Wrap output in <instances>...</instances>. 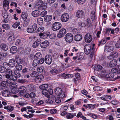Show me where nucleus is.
Segmentation results:
<instances>
[{
	"instance_id": "nucleus-54",
	"label": "nucleus",
	"mask_w": 120,
	"mask_h": 120,
	"mask_svg": "<svg viewBox=\"0 0 120 120\" xmlns=\"http://www.w3.org/2000/svg\"><path fill=\"white\" fill-rule=\"evenodd\" d=\"M51 72L52 74L55 75L58 73V71L56 69L54 68L52 69Z\"/></svg>"
},
{
	"instance_id": "nucleus-57",
	"label": "nucleus",
	"mask_w": 120,
	"mask_h": 120,
	"mask_svg": "<svg viewBox=\"0 0 120 120\" xmlns=\"http://www.w3.org/2000/svg\"><path fill=\"white\" fill-rule=\"evenodd\" d=\"M91 18L92 19H94L95 18V14L94 11H92L91 12Z\"/></svg>"
},
{
	"instance_id": "nucleus-5",
	"label": "nucleus",
	"mask_w": 120,
	"mask_h": 120,
	"mask_svg": "<svg viewBox=\"0 0 120 120\" xmlns=\"http://www.w3.org/2000/svg\"><path fill=\"white\" fill-rule=\"evenodd\" d=\"M22 112L24 111L26 112L27 114H29V112H30L32 113H34L35 111L33 110L32 107L30 106H27L26 107H24L22 108L21 110Z\"/></svg>"
},
{
	"instance_id": "nucleus-45",
	"label": "nucleus",
	"mask_w": 120,
	"mask_h": 120,
	"mask_svg": "<svg viewBox=\"0 0 120 120\" xmlns=\"http://www.w3.org/2000/svg\"><path fill=\"white\" fill-rule=\"evenodd\" d=\"M41 56V54L40 52L37 53L34 56V58L35 59H39Z\"/></svg>"
},
{
	"instance_id": "nucleus-63",
	"label": "nucleus",
	"mask_w": 120,
	"mask_h": 120,
	"mask_svg": "<svg viewBox=\"0 0 120 120\" xmlns=\"http://www.w3.org/2000/svg\"><path fill=\"white\" fill-rule=\"evenodd\" d=\"M47 12L46 11L44 10L41 13V16L44 17L47 14Z\"/></svg>"
},
{
	"instance_id": "nucleus-18",
	"label": "nucleus",
	"mask_w": 120,
	"mask_h": 120,
	"mask_svg": "<svg viewBox=\"0 0 120 120\" xmlns=\"http://www.w3.org/2000/svg\"><path fill=\"white\" fill-rule=\"evenodd\" d=\"M6 62L4 63L3 65V66L0 65V72L1 73H4L5 72L6 68L5 67V65L7 64Z\"/></svg>"
},
{
	"instance_id": "nucleus-56",
	"label": "nucleus",
	"mask_w": 120,
	"mask_h": 120,
	"mask_svg": "<svg viewBox=\"0 0 120 120\" xmlns=\"http://www.w3.org/2000/svg\"><path fill=\"white\" fill-rule=\"evenodd\" d=\"M20 22H17L13 24L12 27L14 28H15L20 25Z\"/></svg>"
},
{
	"instance_id": "nucleus-50",
	"label": "nucleus",
	"mask_w": 120,
	"mask_h": 120,
	"mask_svg": "<svg viewBox=\"0 0 120 120\" xmlns=\"http://www.w3.org/2000/svg\"><path fill=\"white\" fill-rule=\"evenodd\" d=\"M22 43L21 40L19 39H17L15 42V45L17 46L21 45Z\"/></svg>"
},
{
	"instance_id": "nucleus-30",
	"label": "nucleus",
	"mask_w": 120,
	"mask_h": 120,
	"mask_svg": "<svg viewBox=\"0 0 120 120\" xmlns=\"http://www.w3.org/2000/svg\"><path fill=\"white\" fill-rule=\"evenodd\" d=\"M32 15L34 17H37L40 14L38 11H34L32 12Z\"/></svg>"
},
{
	"instance_id": "nucleus-47",
	"label": "nucleus",
	"mask_w": 120,
	"mask_h": 120,
	"mask_svg": "<svg viewBox=\"0 0 120 120\" xmlns=\"http://www.w3.org/2000/svg\"><path fill=\"white\" fill-rule=\"evenodd\" d=\"M43 78V76L42 75H38V74L35 78V79H38L40 81H41V79Z\"/></svg>"
},
{
	"instance_id": "nucleus-10",
	"label": "nucleus",
	"mask_w": 120,
	"mask_h": 120,
	"mask_svg": "<svg viewBox=\"0 0 120 120\" xmlns=\"http://www.w3.org/2000/svg\"><path fill=\"white\" fill-rule=\"evenodd\" d=\"M66 32V30L65 29L63 28L61 29L57 35V37L59 38H61L65 34Z\"/></svg>"
},
{
	"instance_id": "nucleus-25",
	"label": "nucleus",
	"mask_w": 120,
	"mask_h": 120,
	"mask_svg": "<svg viewBox=\"0 0 120 120\" xmlns=\"http://www.w3.org/2000/svg\"><path fill=\"white\" fill-rule=\"evenodd\" d=\"M52 19V16L51 15H47L45 17L44 20L46 22H48L50 21Z\"/></svg>"
},
{
	"instance_id": "nucleus-32",
	"label": "nucleus",
	"mask_w": 120,
	"mask_h": 120,
	"mask_svg": "<svg viewBox=\"0 0 120 120\" xmlns=\"http://www.w3.org/2000/svg\"><path fill=\"white\" fill-rule=\"evenodd\" d=\"M15 68L16 71H20L22 69V65L19 64H16L15 66Z\"/></svg>"
},
{
	"instance_id": "nucleus-3",
	"label": "nucleus",
	"mask_w": 120,
	"mask_h": 120,
	"mask_svg": "<svg viewBox=\"0 0 120 120\" xmlns=\"http://www.w3.org/2000/svg\"><path fill=\"white\" fill-rule=\"evenodd\" d=\"M64 38L66 42L68 43H71L73 40V36L71 33H68L66 35Z\"/></svg>"
},
{
	"instance_id": "nucleus-62",
	"label": "nucleus",
	"mask_w": 120,
	"mask_h": 120,
	"mask_svg": "<svg viewBox=\"0 0 120 120\" xmlns=\"http://www.w3.org/2000/svg\"><path fill=\"white\" fill-rule=\"evenodd\" d=\"M86 1V0H77V2L79 4H82L84 3Z\"/></svg>"
},
{
	"instance_id": "nucleus-17",
	"label": "nucleus",
	"mask_w": 120,
	"mask_h": 120,
	"mask_svg": "<svg viewBox=\"0 0 120 120\" xmlns=\"http://www.w3.org/2000/svg\"><path fill=\"white\" fill-rule=\"evenodd\" d=\"M8 64L10 67L14 68L15 64V60L13 59H10Z\"/></svg>"
},
{
	"instance_id": "nucleus-46",
	"label": "nucleus",
	"mask_w": 120,
	"mask_h": 120,
	"mask_svg": "<svg viewBox=\"0 0 120 120\" xmlns=\"http://www.w3.org/2000/svg\"><path fill=\"white\" fill-rule=\"evenodd\" d=\"M27 17V14L25 13L22 12L21 15L22 18L23 20H26Z\"/></svg>"
},
{
	"instance_id": "nucleus-53",
	"label": "nucleus",
	"mask_w": 120,
	"mask_h": 120,
	"mask_svg": "<svg viewBox=\"0 0 120 120\" xmlns=\"http://www.w3.org/2000/svg\"><path fill=\"white\" fill-rule=\"evenodd\" d=\"M55 102L57 103H59L61 102V100L60 98L58 97H55Z\"/></svg>"
},
{
	"instance_id": "nucleus-22",
	"label": "nucleus",
	"mask_w": 120,
	"mask_h": 120,
	"mask_svg": "<svg viewBox=\"0 0 120 120\" xmlns=\"http://www.w3.org/2000/svg\"><path fill=\"white\" fill-rule=\"evenodd\" d=\"M82 38V36L80 34H78L75 35L74 38L75 40L77 41H80Z\"/></svg>"
},
{
	"instance_id": "nucleus-34",
	"label": "nucleus",
	"mask_w": 120,
	"mask_h": 120,
	"mask_svg": "<svg viewBox=\"0 0 120 120\" xmlns=\"http://www.w3.org/2000/svg\"><path fill=\"white\" fill-rule=\"evenodd\" d=\"M13 70L12 69V68L10 67L7 69H6L5 72H7L8 74L11 75L12 73V71Z\"/></svg>"
},
{
	"instance_id": "nucleus-35",
	"label": "nucleus",
	"mask_w": 120,
	"mask_h": 120,
	"mask_svg": "<svg viewBox=\"0 0 120 120\" xmlns=\"http://www.w3.org/2000/svg\"><path fill=\"white\" fill-rule=\"evenodd\" d=\"M39 64V60L36 59H35L33 61V66L34 67H36Z\"/></svg>"
},
{
	"instance_id": "nucleus-6",
	"label": "nucleus",
	"mask_w": 120,
	"mask_h": 120,
	"mask_svg": "<svg viewBox=\"0 0 120 120\" xmlns=\"http://www.w3.org/2000/svg\"><path fill=\"white\" fill-rule=\"evenodd\" d=\"M52 57L49 55H46L44 61L45 63L48 64H50L52 62Z\"/></svg>"
},
{
	"instance_id": "nucleus-14",
	"label": "nucleus",
	"mask_w": 120,
	"mask_h": 120,
	"mask_svg": "<svg viewBox=\"0 0 120 120\" xmlns=\"http://www.w3.org/2000/svg\"><path fill=\"white\" fill-rule=\"evenodd\" d=\"M9 2L8 0L4 1L3 2V6L4 9L6 11H7L9 9Z\"/></svg>"
},
{
	"instance_id": "nucleus-37",
	"label": "nucleus",
	"mask_w": 120,
	"mask_h": 120,
	"mask_svg": "<svg viewBox=\"0 0 120 120\" xmlns=\"http://www.w3.org/2000/svg\"><path fill=\"white\" fill-rule=\"evenodd\" d=\"M25 88L24 86L20 87L19 89V93L20 94H22L26 91Z\"/></svg>"
},
{
	"instance_id": "nucleus-59",
	"label": "nucleus",
	"mask_w": 120,
	"mask_h": 120,
	"mask_svg": "<svg viewBox=\"0 0 120 120\" xmlns=\"http://www.w3.org/2000/svg\"><path fill=\"white\" fill-rule=\"evenodd\" d=\"M95 105H94L92 104H88V108L91 109H94L95 108Z\"/></svg>"
},
{
	"instance_id": "nucleus-31",
	"label": "nucleus",
	"mask_w": 120,
	"mask_h": 120,
	"mask_svg": "<svg viewBox=\"0 0 120 120\" xmlns=\"http://www.w3.org/2000/svg\"><path fill=\"white\" fill-rule=\"evenodd\" d=\"M42 94L43 95H45L48 98L49 97V95L48 92V90L47 89H44L42 91Z\"/></svg>"
},
{
	"instance_id": "nucleus-61",
	"label": "nucleus",
	"mask_w": 120,
	"mask_h": 120,
	"mask_svg": "<svg viewBox=\"0 0 120 120\" xmlns=\"http://www.w3.org/2000/svg\"><path fill=\"white\" fill-rule=\"evenodd\" d=\"M88 115L94 119L98 117L97 116L94 114L89 113L88 114Z\"/></svg>"
},
{
	"instance_id": "nucleus-15",
	"label": "nucleus",
	"mask_w": 120,
	"mask_h": 120,
	"mask_svg": "<svg viewBox=\"0 0 120 120\" xmlns=\"http://www.w3.org/2000/svg\"><path fill=\"white\" fill-rule=\"evenodd\" d=\"M49 42L47 41H45L42 42L40 44L41 47L43 48H45L49 45Z\"/></svg>"
},
{
	"instance_id": "nucleus-19",
	"label": "nucleus",
	"mask_w": 120,
	"mask_h": 120,
	"mask_svg": "<svg viewBox=\"0 0 120 120\" xmlns=\"http://www.w3.org/2000/svg\"><path fill=\"white\" fill-rule=\"evenodd\" d=\"M41 42V41L40 39L37 40L33 43V47L34 48H36L39 45Z\"/></svg>"
},
{
	"instance_id": "nucleus-43",
	"label": "nucleus",
	"mask_w": 120,
	"mask_h": 120,
	"mask_svg": "<svg viewBox=\"0 0 120 120\" xmlns=\"http://www.w3.org/2000/svg\"><path fill=\"white\" fill-rule=\"evenodd\" d=\"M14 72L17 79V78H19L21 77V75L20 72L17 71L16 70H14Z\"/></svg>"
},
{
	"instance_id": "nucleus-39",
	"label": "nucleus",
	"mask_w": 120,
	"mask_h": 120,
	"mask_svg": "<svg viewBox=\"0 0 120 120\" xmlns=\"http://www.w3.org/2000/svg\"><path fill=\"white\" fill-rule=\"evenodd\" d=\"M55 90L56 94H58L60 93H61L62 92V89L59 87H56L55 89Z\"/></svg>"
},
{
	"instance_id": "nucleus-48",
	"label": "nucleus",
	"mask_w": 120,
	"mask_h": 120,
	"mask_svg": "<svg viewBox=\"0 0 120 120\" xmlns=\"http://www.w3.org/2000/svg\"><path fill=\"white\" fill-rule=\"evenodd\" d=\"M3 28L6 30H8L10 28V26L9 25L7 24H4L2 25Z\"/></svg>"
},
{
	"instance_id": "nucleus-28",
	"label": "nucleus",
	"mask_w": 120,
	"mask_h": 120,
	"mask_svg": "<svg viewBox=\"0 0 120 120\" xmlns=\"http://www.w3.org/2000/svg\"><path fill=\"white\" fill-rule=\"evenodd\" d=\"M0 47L3 50L6 51L8 50V46L5 44H1L0 45Z\"/></svg>"
},
{
	"instance_id": "nucleus-64",
	"label": "nucleus",
	"mask_w": 120,
	"mask_h": 120,
	"mask_svg": "<svg viewBox=\"0 0 120 120\" xmlns=\"http://www.w3.org/2000/svg\"><path fill=\"white\" fill-rule=\"evenodd\" d=\"M43 69V68L42 67H38L37 68V70L39 72H42Z\"/></svg>"
},
{
	"instance_id": "nucleus-11",
	"label": "nucleus",
	"mask_w": 120,
	"mask_h": 120,
	"mask_svg": "<svg viewBox=\"0 0 120 120\" xmlns=\"http://www.w3.org/2000/svg\"><path fill=\"white\" fill-rule=\"evenodd\" d=\"M84 14V11L81 10H78L76 12V16L78 18H82Z\"/></svg>"
},
{
	"instance_id": "nucleus-42",
	"label": "nucleus",
	"mask_w": 120,
	"mask_h": 120,
	"mask_svg": "<svg viewBox=\"0 0 120 120\" xmlns=\"http://www.w3.org/2000/svg\"><path fill=\"white\" fill-rule=\"evenodd\" d=\"M24 21V22L23 25L24 26L26 27L28 26L30 22V20L27 19Z\"/></svg>"
},
{
	"instance_id": "nucleus-49",
	"label": "nucleus",
	"mask_w": 120,
	"mask_h": 120,
	"mask_svg": "<svg viewBox=\"0 0 120 120\" xmlns=\"http://www.w3.org/2000/svg\"><path fill=\"white\" fill-rule=\"evenodd\" d=\"M37 22L38 24L40 25L43 23V19L41 18H39L37 19Z\"/></svg>"
},
{
	"instance_id": "nucleus-36",
	"label": "nucleus",
	"mask_w": 120,
	"mask_h": 120,
	"mask_svg": "<svg viewBox=\"0 0 120 120\" xmlns=\"http://www.w3.org/2000/svg\"><path fill=\"white\" fill-rule=\"evenodd\" d=\"M48 87V85L47 84L42 85L39 86V88L42 90L46 89Z\"/></svg>"
},
{
	"instance_id": "nucleus-9",
	"label": "nucleus",
	"mask_w": 120,
	"mask_h": 120,
	"mask_svg": "<svg viewBox=\"0 0 120 120\" xmlns=\"http://www.w3.org/2000/svg\"><path fill=\"white\" fill-rule=\"evenodd\" d=\"M92 40V37L91 35L89 33H87L85 37V41L86 42L90 43Z\"/></svg>"
},
{
	"instance_id": "nucleus-26",
	"label": "nucleus",
	"mask_w": 120,
	"mask_h": 120,
	"mask_svg": "<svg viewBox=\"0 0 120 120\" xmlns=\"http://www.w3.org/2000/svg\"><path fill=\"white\" fill-rule=\"evenodd\" d=\"M17 51V47L15 46H13L10 49V51L11 53H16Z\"/></svg>"
},
{
	"instance_id": "nucleus-16",
	"label": "nucleus",
	"mask_w": 120,
	"mask_h": 120,
	"mask_svg": "<svg viewBox=\"0 0 120 120\" xmlns=\"http://www.w3.org/2000/svg\"><path fill=\"white\" fill-rule=\"evenodd\" d=\"M117 64V60L114 59L111 61L109 64V66L111 68L115 67Z\"/></svg>"
},
{
	"instance_id": "nucleus-12",
	"label": "nucleus",
	"mask_w": 120,
	"mask_h": 120,
	"mask_svg": "<svg viewBox=\"0 0 120 120\" xmlns=\"http://www.w3.org/2000/svg\"><path fill=\"white\" fill-rule=\"evenodd\" d=\"M26 87L27 89L32 91H36V86L33 85L29 84L26 86Z\"/></svg>"
},
{
	"instance_id": "nucleus-2",
	"label": "nucleus",
	"mask_w": 120,
	"mask_h": 120,
	"mask_svg": "<svg viewBox=\"0 0 120 120\" xmlns=\"http://www.w3.org/2000/svg\"><path fill=\"white\" fill-rule=\"evenodd\" d=\"M0 90L1 91L2 95L5 97H9L10 96L11 93L7 89L2 87L0 89Z\"/></svg>"
},
{
	"instance_id": "nucleus-4",
	"label": "nucleus",
	"mask_w": 120,
	"mask_h": 120,
	"mask_svg": "<svg viewBox=\"0 0 120 120\" xmlns=\"http://www.w3.org/2000/svg\"><path fill=\"white\" fill-rule=\"evenodd\" d=\"M61 27V24L59 22H56L52 25V29L54 31L59 30Z\"/></svg>"
},
{
	"instance_id": "nucleus-44",
	"label": "nucleus",
	"mask_w": 120,
	"mask_h": 120,
	"mask_svg": "<svg viewBox=\"0 0 120 120\" xmlns=\"http://www.w3.org/2000/svg\"><path fill=\"white\" fill-rule=\"evenodd\" d=\"M44 30V27L43 26H40L39 28L36 29V32H42Z\"/></svg>"
},
{
	"instance_id": "nucleus-27",
	"label": "nucleus",
	"mask_w": 120,
	"mask_h": 120,
	"mask_svg": "<svg viewBox=\"0 0 120 120\" xmlns=\"http://www.w3.org/2000/svg\"><path fill=\"white\" fill-rule=\"evenodd\" d=\"M84 54L82 52H80L78 53L77 56H78V60H82L84 58Z\"/></svg>"
},
{
	"instance_id": "nucleus-60",
	"label": "nucleus",
	"mask_w": 120,
	"mask_h": 120,
	"mask_svg": "<svg viewBox=\"0 0 120 120\" xmlns=\"http://www.w3.org/2000/svg\"><path fill=\"white\" fill-rule=\"evenodd\" d=\"M2 15L3 17L5 19L7 18L8 17V15L6 12H4L3 13Z\"/></svg>"
},
{
	"instance_id": "nucleus-55",
	"label": "nucleus",
	"mask_w": 120,
	"mask_h": 120,
	"mask_svg": "<svg viewBox=\"0 0 120 120\" xmlns=\"http://www.w3.org/2000/svg\"><path fill=\"white\" fill-rule=\"evenodd\" d=\"M59 97L60 98H63L65 97V95L64 92H62L58 94Z\"/></svg>"
},
{
	"instance_id": "nucleus-33",
	"label": "nucleus",
	"mask_w": 120,
	"mask_h": 120,
	"mask_svg": "<svg viewBox=\"0 0 120 120\" xmlns=\"http://www.w3.org/2000/svg\"><path fill=\"white\" fill-rule=\"evenodd\" d=\"M8 84L7 81H3L1 82V87H3L4 88H6V87L8 86Z\"/></svg>"
},
{
	"instance_id": "nucleus-1",
	"label": "nucleus",
	"mask_w": 120,
	"mask_h": 120,
	"mask_svg": "<svg viewBox=\"0 0 120 120\" xmlns=\"http://www.w3.org/2000/svg\"><path fill=\"white\" fill-rule=\"evenodd\" d=\"M38 28L37 25L36 23H34L32 26H28L27 29L26 31L29 33L36 32V29Z\"/></svg>"
},
{
	"instance_id": "nucleus-40",
	"label": "nucleus",
	"mask_w": 120,
	"mask_h": 120,
	"mask_svg": "<svg viewBox=\"0 0 120 120\" xmlns=\"http://www.w3.org/2000/svg\"><path fill=\"white\" fill-rule=\"evenodd\" d=\"M15 37L13 35L10 36L8 38V40L9 41H14L15 39Z\"/></svg>"
},
{
	"instance_id": "nucleus-29",
	"label": "nucleus",
	"mask_w": 120,
	"mask_h": 120,
	"mask_svg": "<svg viewBox=\"0 0 120 120\" xmlns=\"http://www.w3.org/2000/svg\"><path fill=\"white\" fill-rule=\"evenodd\" d=\"M114 76V74L112 72L108 73L106 75V77L107 78H112Z\"/></svg>"
},
{
	"instance_id": "nucleus-13",
	"label": "nucleus",
	"mask_w": 120,
	"mask_h": 120,
	"mask_svg": "<svg viewBox=\"0 0 120 120\" xmlns=\"http://www.w3.org/2000/svg\"><path fill=\"white\" fill-rule=\"evenodd\" d=\"M114 49V45L112 44L105 47V51L110 52L112 51Z\"/></svg>"
},
{
	"instance_id": "nucleus-41",
	"label": "nucleus",
	"mask_w": 120,
	"mask_h": 120,
	"mask_svg": "<svg viewBox=\"0 0 120 120\" xmlns=\"http://www.w3.org/2000/svg\"><path fill=\"white\" fill-rule=\"evenodd\" d=\"M38 74V73L36 71H33L30 74L31 76L33 77H36Z\"/></svg>"
},
{
	"instance_id": "nucleus-58",
	"label": "nucleus",
	"mask_w": 120,
	"mask_h": 120,
	"mask_svg": "<svg viewBox=\"0 0 120 120\" xmlns=\"http://www.w3.org/2000/svg\"><path fill=\"white\" fill-rule=\"evenodd\" d=\"M0 55L5 58L7 57L8 56V54L7 52H3L0 54Z\"/></svg>"
},
{
	"instance_id": "nucleus-21",
	"label": "nucleus",
	"mask_w": 120,
	"mask_h": 120,
	"mask_svg": "<svg viewBox=\"0 0 120 120\" xmlns=\"http://www.w3.org/2000/svg\"><path fill=\"white\" fill-rule=\"evenodd\" d=\"M76 113H68L66 116V117L67 119H70L73 118L74 116H76Z\"/></svg>"
},
{
	"instance_id": "nucleus-7",
	"label": "nucleus",
	"mask_w": 120,
	"mask_h": 120,
	"mask_svg": "<svg viewBox=\"0 0 120 120\" xmlns=\"http://www.w3.org/2000/svg\"><path fill=\"white\" fill-rule=\"evenodd\" d=\"M91 48L89 44L86 45L84 47V53L87 55L89 54L91 52Z\"/></svg>"
},
{
	"instance_id": "nucleus-51",
	"label": "nucleus",
	"mask_w": 120,
	"mask_h": 120,
	"mask_svg": "<svg viewBox=\"0 0 120 120\" xmlns=\"http://www.w3.org/2000/svg\"><path fill=\"white\" fill-rule=\"evenodd\" d=\"M102 67L100 65H98L95 66L94 68V70L97 71L101 70L102 69Z\"/></svg>"
},
{
	"instance_id": "nucleus-52",
	"label": "nucleus",
	"mask_w": 120,
	"mask_h": 120,
	"mask_svg": "<svg viewBox=\"0 0 120 120\" xmlns=\"http://www.w3.org/2000/svg\"><path fill=\"white\" fill-rule=\"evenodd\" d=\"M15 60L16 63L18 64H19L22 62L21 59L20 58L17 56H16L15 58Z\"/></svg>"
},
{
	"instance_id": "nucleus-20",
	"label": "nucleus",
	"mask_w": 120,
	"mask_h": 120,
	"mask_svg": "<svg viewBox=\"0 0 120 120\" xmlns=\"http://www.w3.org/2000/svg\"><path fill=\"white\" fill-rule=\"evenodd\" d=\"M43 3V1L41 0H39L35 3V5L36 6L39 8V9L41 7Z\"/></svg>"
},
{
	"instance_id": "nucleus-23",
	"label": "nucleus",
	"mask_w": 120,
	"mask_h": 120,
	"mask_svg": "<svg viewBox=\"0 0 120 120\" xmlns=\"http://www.w3.org/2000/svg\"><path fill=\"white\" fill-rule=\"evenodd\" d=\"M4 108L5 109H7V111L8 112L12 111L14 109V107L11 105H8L6 106H4Z\"/></svg>"
},
{
	"instance_id": "nucleus-38",
	"label": "nucleus",
	"mask_w": 120,
	"mask_h": 120,
	"mask_svg": "<svg viewBox=\"0 0 120 120\" xmlns=\"http://www.w3.org/2000/svg\"><path fill=\"white\" fill-rule=\"evenodd\" d=\"M11 92L13 94H16L19 92V89L16 87L12 88L11 89Z\"/></svg>"
},
{
	"instance_id": "nucleus-24",
	"label": "nucleus",
	"mask_w": 120,
	"mask_h": 120,
	"mask_svg": "<svg viewBox=\"0 0 120 120\" xmlns=\"http://www.w3.org/2000/svg\"><path fill=\"white\" fill-rule=\"evenodd\" d=\"M49 36V34L45 33H40L39 34L40 38L43 39L46 38Z\"/></svg>"
},
{
	"instance_id": "nucleus-8",
	"label": "nucleus",
	"mask_w": 120,
	"mask_h": 120,
	"mask_svg": "<svg viewBox=\"0 0 120 120\" xmlns=\"http://www.w3.org/2000/svg\"><path fill=\"white\" fill-rule=\"evenodd\" d=\"M69 18V17L68 14L65 13L62 14L61 17L60 19L62 21L65 22L68 20Z\"/></svg>"
}]
</instances>
